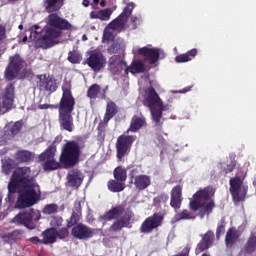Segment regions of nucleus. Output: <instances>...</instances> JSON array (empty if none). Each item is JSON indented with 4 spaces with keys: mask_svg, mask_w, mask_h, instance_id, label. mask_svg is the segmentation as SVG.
Returning a JSON list of instances; mask_svg holds the SVG:
<instances>
[{
    "mask_svg": "<svg viewBox=\"0 0 256 256\" xmlns=\"http://www.w3.org/2000/svg\"><path fill=\"white\" fill-rule=\"evenodd\" d=\"M18 191L19 198L16 203L17 209H25L31 207L37 203L41 195L39 185L35 183V180L31 178V169L29 167L17 168L8 184V197L6 201L11 203L13 201V193Z\"/></svg>",
    "mask_w": 256,
    "mask_h": 256,
    "instance_id": "obj_1",
    "label": "nucleus"
},
{
    "mask_svg": "<svg viewBox=\"0 0 256 256\" xmlns=\"http://www.w3.org/2000/svg\"><path fill=\"white\" fill-rule=\"evenodd\" d=\"M69 21L59 17L57 14H50L46 20V26L42 30L39 25L30 27L29 41H35L40 47H53L60 43L59 37L63 29H72Z\"/></svg>",
    "mask_w": 256,
    "mask_h": 256,
    "instance_id": "obj_2",
    "label": "nucleus"
},
{
    "mask_svg": "<svg viewBox=\"0 0 256 256\" xmlns=\"http://www.w3.org/2000/svg\"><path fill=\"white\" fill-rule=\"evenodd\" d=\"M134 9L135 3L127 2L119 17H117L104 29L103 41L104 43L105 41L109 42V53H123V50L125 49V42H123V40L115 39V35H117V31L124 29L125 23H127V19H129Z\"/></svg>",
    "mask_w": 256,
    "mask_h": 256,
    "instance_id": "obj_3",
    "label": "nucleus"
},
{
    "mask_svg": "<svg viewBox=\"0 0 256 256\" xmlns=\"http://www.w3.org/2000/svg\"><path fill=\"white\" fill-rule=\"evenodd\" d=\"M62 91L63 95L59 108V123L61 129L72 133L73 129H75V125L73 124V116H71V113L73 112V107H75V99H73V95H71V85L69 83L64 84Z\"/></svg>",
    "mask_w": 256,
    "mask_h": 256,
    "instance_id": "obj_4",
    "label": "nucleus"
},
{
    "mask_svg": "<svg viewBox=\"0 0 256 256\" xmlns=\"http://www.w3.org/2000/svg\"><path fill=\"white\" fill-rule=\"evenodd\" d=\"M215 195V190L212 187H207L204 190H200L193 195V199L190 200L191 211H198L200 219H203L205 215H209L213 211V200L211 196Z\"/></svg>",
    "mask_w": 256,
    "mask_h": 256,
    "instance_id": "obj_5",
    "label": "nucleus"
},
{
    "mask_svg": "<svg viewBox=\"0 0 256 256\" xmlns=\"http://www.w3.org/2000/svg\"><path fill=\"white\" fill-rule=\"evenodd\" d=\"M143 103L145 107H149L154 123H161L163 111H169L171 104L163 103L155 89L148 88L145 90Z\"/></svg>",
    "mask_w": 256,
    "mask_h": 256,
    "instance_id": "obj_6",
    "label": "nucleus"
},
{
    "mask_svg": "<svg viewBox=\"0 0 256 256\" xmlns=\"http://www.w3.org/2000/svg\"><path fill=\"white\" fill-rule=\"evenodd\" d=\"M81 154V147L75 141L67 142L60 155V161L65 167H72L77 161H79V155Z\"/></svg>",
    "mask_w": 256,
    "mask_h": 256,
    "instance_id": "obj_7",
    "label": "nucleus"
},
{
    "mask_svg": "<svg viewBox=\"0 0 256 256\" xmlns=\"http://www.w3.org/2000/svg\"><path fill=\"white\" fill-rule=\"evenodd\" d=\"M133 55H142L146 61L149 63H157L158 59H163L165 57V52L159 48H153L151 46H145L139 48L138 46H134L132 49Z\"/></svg>",
    "mask_w": 256,
    "mask_h": 256,
    "instance_id": "obj_8",
    "label": "nucleus"
},
{
    "mask_svg": "<svg viewBox=\"0 0 256 256\" xmlns=\"http://www.w3.org/2000/svg\"><path fill=\"white\" fill-rule=\"evenodd\" d=\"M41 219L39 210H29L28 212L20 213L13 219L16 225H25L28 229H35V222Z\"/></svg>",
    "mask_w": 256,
    "mask_h": 256,
    "instance_id": "obj_9",
    "label": "nucleus"
},
{
    "mask_svg": "<svg viewBox=\"0 0 256 256\" xmlns=\"http://www.w3.org/2000/svg\"><path fill=\"white\" fill-rule=\"evenodd\" d=\"M230 193L235 203L245 201L247 186L243 183V178L236 176L230 179Z\"/></svg>",
    "mask_w": 256,
    "mask_h": 256,
    "instance_id": "obj_10",
    "label": "nucleus"
},
{
    "mask_svg": "<svg viewBox=\"0 0 256 256\" xmlns=\"http://www.w3.org/2000/svg\"><path fill=\"white\" fill-rule=\"evenodd\" d=\"M56 151L57 148L55 146H50L40 155V161H43L42 167L44 171H55V169L61 167V164L55 160Z\"/></svg>",
    "mask_w": 256,
    "mask_h": 256,
    "instance_id": "obj_11",
    "label": "nucleus"
},
{
    "mask_svg": "<svg viewBox=\"0 0 256 256\" xmlns=\"http://www.w3.org/2000/svg\"><path fill=\"white\" fill-rule=\"evenodd\" d=\"M88 55L89 57L87 58L86 63L95 71V73H99L101 69H105L107 60L105 59V56H103V53L99 50H94L88 52Z\"/></svg>",
    "mask_w": 256,
    "mask_h": 256,
    "instance_id": "obj_12",
    "label": "nucleus"
},
{
    "mask_svg": "<svg viewBox=\"0 0 256 256\" xmlns=\"http://www.w3.org/2000/svg\"><path fill=\"white\" fill-rule=\"evenodd\" d=\"M108 69L113 75H129V67L120 56L114 55L109 59Z\"/></svg>",
    "mask_w": 256,
    "mask_h": 256,
    "instance_id": "obj_13",
    "label": "nucleus"
},
{
    "mask_svg": "<svg viewBox=\"0 0 256 256\" xmlns=\"http://www.w3.org/2000/svg\"><path fill=\"white\" fill-rule=\"evenodd\" d=\"M25 62L21 60V56L16 55L10 58V63L5 71V77L8 81H13L16 77H19V72L23 69Z\"/></svg>",
    "mask_w": 256,
    "mask_h": 256,
    "instance_id": "obj_14",
    "label": "nucleus"
},
{
    "mask_svg": "<svg viewBox=\"0 0 256 256\" xmlns=\"http://www.w3.org/2000/svg\"><path fill=\"white\" fill-rule=\"evenodd\" d=\"M135 142V136L121 135L116 142L117 157L123 159L131 151V145Z\"/></svg>",
    "mask_w": 256,
    "mask_h": 256,
    "instance_id": "obj_15",
    "label": "nucleus"
},
{
    "mask_svg": "<svg viewBox=\"0 0 256 256\" xmlns=\"http://www.w3.org/2000/svg\"><path fill=\"white\" fill-rule=\"evenodd\" d=\"M161 223H163V216L161 214H154L142 223L140 231L141 233H151L153 229L161 227Z\"/></svg>",
    "mask_w": 256,
    "mask_h": 256,
    "instance_id": "obj_16",
    "label": "nucleus"
},
{
    "mask_svg": "<svg viewBox=\"0 0 256 256\" xmlns=\"http://www.w3.org/2000/svg\"><path fill=\"white\" fill-rule=\"evenodd\" d=\"M72 235L75 239H91L95 235V230L84 224H78L72 228Z\"/></svg>",
    "mask_w": 256,
    "mask_h": 256,
    "instance_id": "obj_17",
    "label": "nucleus"
},
{
    "mask_svg": "<svg viewBox=\"0 0 256 256\" xmlns=\"http://www.w3.org/2000/svg\"><path fill=\"white\" fill-rule=\"evenodd\" d=\"M15 98V87L13 84H8L5 89L2 105L0 104V113H5L3 109H11L13 105V99Z\"/></svg>",
    "mask_w": 256,
    "mask_h": 256,
    "instance_id": "obj_18",
    "label": "nucleus"
},
{
    "mask_svg": "<svg viewBox=\"0 0 256 256\" xmlns=\"http://www.w3.org/2000/svg\"><path fill=\"white\" fill-rule=\"evenodd\" d=\"M39 82L38 85L41 89L44 91H56L57 89V82H55V79L51 76H46V75H40L38 77Z\"/></svg>",
    "mask_w": 256,
    "mask_h": 256,
    "instance_id": "obj_19",
    "label": "nucleus"
},
{
    "mask_svg": "<svg viewBox=\"0 0 256 256\" xmlns=\"http://www.w3.org/2000/svg\"><path fill=\"white\" fill-rule=\"evenodd\" d=\"M83 179H85V176L78 169L70 171L67 175V183L70 187H80Z\"/></svg>",
    "mask_w": 256,
    "mask_h": 256,
    "instance_id": "obj_20",
    "label": "nucleus"
},
{
    "mask_svg": "<svg viewBox=\"0 0 256 256\" xmlns=\"http://www.w3.org/2000/svg\"><path fill=\"white\" fill-rule=\"evenodd\" d=\"M181 186H175L171 191L170 205L176 211L181 209V203H183V197H181Z\"/></svg>",
    "mask_w": 256,
    "mask_h": 256,
    "instance_id": "obj_21",
    "label": "nucleus"
},
{
    "mask_svg": "<svg viewBox=\"0 0 256 256\" xmlns=\"http://www.w3.org/2000/svg\"><path fill=\"white\" fill-rule=\"evenodd\" d=\"M147 125L145 117L143 115H134L130 122L128 132L137 133L139 129H143Z\"/></svg>",
    "mask_w": 256,
    "mask_h": 256,
    "instance_id": "obj_22",
    "label": "nucleus"
},
{
    "mask_svg": "<svg viewBox=\"0 0 256 256\" xmlns=\"http://www.w3.org/2000/svg\"><path fill=\"white\" fill-rule=\"evenodd\" d=\"M113 15L112 8L93 10L90 12V19H99V21H109Z\"/></svg>",
    "mask_w": 256,
    "mask_h": 256,
    "instance_id": "obj_23",
    "label": "nucleus"
},
{
    "mask_svg": "<svg viewBox=\"0 0 256 256\" xmlns=\"http://www.w3.org/2000/svg\"><path fill=\"white\" fill-rule=\"evenodd\" d=\"M134 185L136 189H139V191L147 189V187L151 185V178L145 175L136 176L134 180Z\"/></svg>",
    "mask_w": 256,
    "mask_h": 256,
    "instance_id": "obj_24",
    "label": "nucleus"
},
{
    "mask_svg": "<svg viewBox=\"0 0 256 256\" xmlns=\"http://www.w3.org/2000/svg\"><path fill=\"white\" fill-rule=\"evenodd\" d=\"M212 243H213V233L208 232L203 237L202 243L198 245L196 249V253H201V251H205V249H209Z\"/></svg>",
    "mask_w": 256,
    "mask_h": 256,
    "instance_id": "obj_25",
    "label": "nucleus"
},
{
    "mask_svg": "<svg viewBox=\"0 0 256 256\" xmlns=\"http://www.w3.org/2000/svg\"><path fill=\"white\" fill-rule=\"evenodd\" d=\"M43 243L45 245H49L51 243H55L57 241V230L50 228L42 233Z\"/></svg>",
    "mask_w": 256,
    "mask_h": 256,
    "instance_id": "obj_26",
    "label": "nucleus"
},
{
    "mask_svg": "<svg viewBox=\"0 0 256 256\" xmlns=\"http://www.w3.org/2000/svg\"><path fill=\"white\" fill-rule=\"evenodd\" d=\"M133 215L131 213L127 214L122 220L115 222L111 229L112 231H121L123 227H129V224L131 223V217Z\"/></svg>",
    "mask_w": 256,
    "mask_h": 256,
    "instance_id": "obj_27",
    "label": "nucleus"
},
{
    "mask_svg": "<svg viewBox=\"0 0 256 256\" xmlns=\"http://www.w3.org/2000/svg\"><path fill=\"white\" fill-rule=\"evenodd\" d=\"M108 189L112 193H121L125 189V182L121 180H110L108 182Z\"/></svg>",
    "mask_w": 256,
    "mask_h": 256,
    "instance_id": "obj_28",
    "label": "nucleus"
},
{
    "mask_svg": "<svg viewBox=\"0 0 256 256\" xmlns=\"http://www.w3.org/2000/svg\"><path fill=\"white\" fill-rule=\"evenodd\" d=\"M117 113V105L113 102H108L106 113L104 116V123H108L113 117H115V114Z\"/></svg>",
    "mask_w": 256,
    "mask_h": 256,
    "instance_id": "obj_29",
    "label": "nucleus"
},
{
    "mask_svg": "<svg viewBox=\"0 0 256 256\" xmlns=\"http://www.w3.org/2000/svg\"><path fill=\"white\" fill-rule=\"evenodd\" d=\"M132 73V75H135L136 73H143L145 71V64H143V61L136 60L133 61L131 66L128 67V73Z\"/></svg>",
    "mask_w": 256,
    "mask_h": 256,
    "instance_id": "obj_30",
    "label": "nucleus"
},
{
    "mask_svg": "<svg viewBox=\"0 0 256 256\" xmlns=\"http://www.w3.org/2000/svg\"><path fill=\"white\" fill-rule=\"evenodd\" d=\"M15 157L20 163H28V161L33 159V153L27 150H19L16 152Z\"/></svg>",
    "mask_w": 256,
    "mask_h": 256,
    "instance_id": "obj_31",
    "label": "nucleus"
},
{
    "mask_svg": "<svg viewBox=\"0 0 256 256\" xmlns=\"http://www.w3.org/2000/svg\"><path fill=\"white\" fill-rule=\"evenodd\" d=\"M114 178L116 181H122L125 183V181H127V170L123 167H117L114 170Z\"/></svg>",
    "mask_w": 256,
    "mask_h": 256,
    "instance_id": "obj_32",
    "label": "nucleus"
},
{
    "mask_svg": "<svg viewBox=\"0 0 256 256\" xmlns=\"http://www.w3.org/2000/svg\"><path fill=\"white\" fill-rule=\"evenodd\" d=\"M47 3V11H59L61 7H63V2L61 0H46Z\"/></svg>",
    "mask_w": 256,
    "mask_h": 256,
    "instance_id": "obj_33",
    "label": "nucleus"
},
{
    "mask_svg": "<svg viewBox=\"0 0 256 256\" xmlns=\"http://www.w3.org/2000/svg\"><path fill=\"white\" fill-rule=\"evenodd\" d=\"M183 219H195V216L193 213L189 212V210H183L174 216L172 223H176V221H181Z\"/></svg>",
    "mask_w": 256,
    "mask_h": 256,
    "instance_id": "obj_34",
    "label": "nucleus"
},
{
    "mask_svg": "<svg viewBox=\"0 0 256 256\" xmlns=\"http://www.w3.org/2000/svg\"><path fill=\"white\" fill-rule=\"evenodd\" d=\"M237 237H239V235H237V231H235V229H230L226 234L227 247H231V245L237 241Z\"/></svg>",
    "mask_w": 256,
    "mask_h": 256,
    "instance_id": "obj_35",
    "label": "nucleus"
},
{
    "mask_svg": "<svg viewBox=\"0 0 256 256\" xmlns=\"http://www.w3.org/2000/svg\"><path fill=\"white\" fill-rule=\"evenodd\" d=\"M255 249H256V229L252 232V235L248 240L246 251H248V253H253Z\"/></svg>",
    "mask_w": 256,
    "mask_h": 256,
    "instance_id": "obj_36",
    "label": "nucleus"
},
{
    "mask_svg": "<svg viewBox=\"0 0 256 256\" xmlns=\"http://www.w3.org/2000/svg\"><path fill=\"white\" fill-rule=\"evenodd\" d=\"M121 215V208H113L106 215H104L103 219L106 221H111V219H117Z\"/></svg>",
    "mask_w": 256,
    "mask_h": 256,
    "instance_id": "obj_37",
    "label": "nucleus"
},
{
    "mask_svg": "<svg viewBox=\"0 0 256 256\" xmlns=\"http://www.w3.org/2000/svg\"><path fill=\"white\" fill-rule=\"evenodd\" d=\"M13 169H15V164H13L12 160L3 161L2 170L5 175H9Z\"/></svg>",
    "mask_w": 256,
    "mask_h": 256,
    "instance_id": "obj_38",
    "label": "nucleus"
},
{
    "mask_svg": "<svg viewBox=\"0 0 256 256\" xmlns=\"http://www.w3.org/2000/svg\"><path fill=\"white\" fill-rule=\"evenodd\" d=\"M99 93H101V87H99L97 84L92 85L88 89V97H90V99H95Z\"/></svg>",
    "mask_w": 256,
    "mask_h": 256,
    "instance_id": "obj_39",
    "label": "nucleus"
},
{
    "mask_svg": "<svg viewBox=\"0 0 256 256\" xmlns=\"http://www.w3.org/2000/svg\"><path fill=\"white\" fill-rule=\"evenodd\" d=\"M50 225L52 227L51 229H54V231H56V229H59V227L63 225V218H61L60 216L52 217L50 220Z\"/></svg>",
    "mask_w": 256,
    "mask_h": 256,
    "instance_id": "obj_40",
    "label": "nucleus"
},
{
    "mask_svg": "<svg viewBox=\"0 0 256 256\" xmlns=\"http://www.w3.org/2000/svg\"><path fill=\"white\" fill-rule=\"evenodd\" d=\"M68 61L70 63H81V54L79 52H70L68 54Z\"/></svg>",
    "mask_w": 256,
    "mask_h": 256,
    "instance_id": "obj_41",
    "label": "nucleus"
},
{
    "mask_svg": "<svg viewBox=\"0 0 256 256\" xmlns=\"http://www.w3.org/2000/svg\"><path fill=\"white\" fill-rule=\"evenodd\" d=\"M57 209H58L57 205H55V204H48V205H46L44 207L43 213L45 215H52V213H57Z\"/></svg>",
    "mask_w": 256,
    "mask_h": 256,
    "instance_id": "obj_42",
    "label": "nucleus"
},
{
    "mask_svg": "<svg viewBox=\"0 0 256 256\" xmlns=\"http://www.w3.org/2000/svg\"><path fill=\"white\" fill-rule=\"evenodd\" d=\"M21 127H23V123L16 122L11 126L10 132L12 133V135H17V133H19V131H21Z\"/></svg>",
    "mask_w": 256,
    "mask_h": 256,
    "instance_id": "obj_43",
    "label": "nucleus"
},
{
    "mask_svg": "<svg viewBox=\"0 0 256 256\" xmlns=\"http://www.w3.org/2000/svg\"><path fill=\"white\" fill-rule=\"evenodd\" d=\"M175 61L176 63H187L191 60H189V56L185 53V54H180L176 56Z\"/></svg>",
    "mask_w": 256,
    "mask_h": 256,
    "instance_id": "obj_44",
    "label": "nucleus"
},
{
    "mask_svg": "<svg viewBox=\"0 0 256 256\" xmlns=\"http://www.w3.org/2000/svg\"><path fill=\"white\" fill-rule=\"evenodd\" d=\"M80 216L77 213H73L70 221L68 222V227H71V225H75L76 223H79Z\"/></svg>",
    "mask_w": 256,
    "mask_h": 256,
    "instance_id": "obj_45",
    "label": "nucleus"
},
{
    "mask_svg": "<svg viewBox=\"0 0 256 256\" xmlns=\"http://www.w3.org/2000/svg\"><path fill=\"white\" fill-rule=\"evenodd\" d=\"M131 23H133L134 29H137V25H141V15L131 16Z\"/></svg>",
    "mask_w": 256,
    "mask_h": 256,
    "instance_id": "obj_46",
    "label": "nucleus"
},
{
    "mask_svg": "<svg viewBox=\"0 0 256 256\" xmlns=\"http://www.w3.org/2000/svg\"><path fill=\"white\" fill-rule=\"evenodd\" d=\"M69 236V230H67V228H62L61 230H59V232H57V237L59 239H65V237Z\"/></svg>",
    "mask_w": 256,
    "mask_h": 256,
    "instance_id": "obj_47",
    "label": "nucleus"
},
{
    "mask_svg": "<svg viewBox=\"0 0 256 256\" xmlns=\"http://www.w3.org/2000/svg\"><path fill=\"white\" fill-rule=\"evenodd\" d=\"M197 53H198L197 49H192V50L188 51L186 53V55L188 56V59L190 61H193V59H195V57H197Z\"/></svg>",
    "mask_w": 256,
    "mask_h": 256,
    "instance_id": "obj_48",
    "label": "nucleus"
},
{
    "mask_svg": "<svg viewBox=\"0 0 256 256\" xmlns=\"http://www.w3.org/2000/svg\"><path fill=\"white\" fill-rule=\"evenodd\" d=\"M223 233H225V226L221 225L217 228V231H216L217 238L219 239V237H221Z\"/></svg>",
    "mask_w": 256,
    "mask_h": 256,
    "instance_id": "obj_49",
    "label": "nucleus"
},
{
    "mask_svg": "<svg viewBox=\"0 0 256 256\" xmlns=\"http://www.w3.org/2000/svg\"><path fill=\"white\" fill-rule=\"evenodd\" d=\"M19 235H21L19 231H14L12 234L9 235V238L11 239V241H17V239H19Z\"/></svg>",
    "mask_w": 256,
    "mask_h": 256,
    "instance_id": "obj_50",
    "label": "nucleus"
},
{
    "mask_svg": "<svg viewBox=\"0 0 256 256\" xmlns=\"http://www.w3.org/2000/svg\"><path fill=\"white\" fill-rule=\"evenodd\" d=\"M189 91H191V87H186L182 90H179V91H172V93H189Z\"/></svg>",
    "mask_w": 256,
    "mask_h": 256,
    "instance_id": "obj_51",
    "label": "nucleus"
},
{
    "mask_svg": "<svg viewBox=\"0 0 256 256\" xmlns=\"http://www.w3.org/2000/svg\"><path fill=\"white\" fill-rule=\"evenodd\" d=\"M5 38V28L0 27V41H3Z\"/></svg>",
    "mask_w": 256,
    "mask_h": 256,
    "instance_id": "obj_52",
    "label": "nucleus"
},
{
    "mask_svg": "<svg viewBox=\"0 0 256 256\" xmlns=\"http://www.w3.org/2000/svg\"><path fill=\"white\" fill-rule=\"evenodd\" d=\"M49 107H51V106H49V104H40V105H38V109H49Z\"/></svg>",
    "mask_w": 256,
    "mask_h": 256,
    "instance_id": "obj_53",
    "label": "nucleus"
},
{
    "mask_svg": "<svg viewBox=\"0 0 256 256\" xmlns=\"http://www.w3.org/2000/svg\"><path fill=\"white\" fill-rule=\"evenodd\" d=\"M30 241H31V243H39V238L32 237V238H30Z\"/></svg>",
    "mask_w": 256,
    "mask_h": 256,
    "instance_id": "obj_54",
    "label": "nucleus"
},
{
    "mask_svg": "<svg viewBox=\"0 0 256 256\" xmlns=\"http://www.w3.org/2000/svg\"><path fill=\"white\" fill-rule=\"evenodd\" d=\"M82 5L84 7H89V0H83Z\"/></svg>",
    "mask_w": 256,
    "mask_h": 256,
    "instance_id": "obj_55",
    "label": "nucleus"
},
{
    "mask_svg": "<svg viewBox=\"0 0 256 256\" xmlns=\"http://www.w3.org/2000/svg\"><path fill=\"white\" fill-rule=\"evenodd\" d=\"M105 5H106L105 0H101V2H100V6H101V7H105Z\"/></svg>",
    "mask_w": 256,
    "mask_h": 256,
    "instance_id": "obj_56",
    "label": "nucleus"
},
{
    "mask_svg": "<svg viewBox=\"0 0 256 256\" xmlns=\"http://www.w3.org/2000/svg\"><path fill=\"white\" fill-rule=\"evenodd\" d=\"M29 38L27 37V36H24L23 37V39H22V43H27V40H28Z\"/></svg>",
    "mask_w": 256,
    "mask_h": 256,
    "instance_id": "obj_57",
    "label": "nucleus"
},
{
    "mask_svg": "<svg viewBox=\"0 0 256 256\" xmlns=\"http://www.w3.org/2000/svg\"><path fill=\"white\" fill-rule=\"evenodd\" d=\"M82 41H87V35L84 34V35L82 36Z\"/></svg>",
    "mask_w": 256,
    "mask_h": 256,
    "instance_id": "obj_58",
    "label": "nucleus"
},
{
    "mask_svg": "<svg viewBox=\"0 0 256 256\" xmlns=\"http://www.w3.org/2000/svg\"><path fill=\"white\" fill-rule=\"evenodd\" d=\"M93 3L97 5V3H99V0H93Z\"/></svg>",
    "mask_w": 256,
    "mask_h": 256,
    "instance_id": "obj_59",
    "label": "nucleus"
},
{
    "mask_svg": "<svg viewBox=\"0 0 256 256\" xmlns=\"http://www.w3.org/2000/svg\"><path fill=\"white\" fill-rule=\"evenodd\" d=\"M18 29H23V24H20L19 26H18Z\"/></svg>",
    "mask_w": 256,
    "mask_h": 256,
    "instance_id": "obj_60",
    "label": "nucleus"
},
{
    "mask_svg": "<svg viewBox=\"0 0 256 256\" xmlns=\"http://www.w3.org/2000/svg\"><path fill=\"white\" fill-rule=\"evenodd\" d=\"M3 201V198L0 196V203Z\"/></svg>",
    "mask_w": 256,
    "mask_h": 256,
    "instance_id": "obj_61",
    "label": "nucleus"
}]
</instances>
